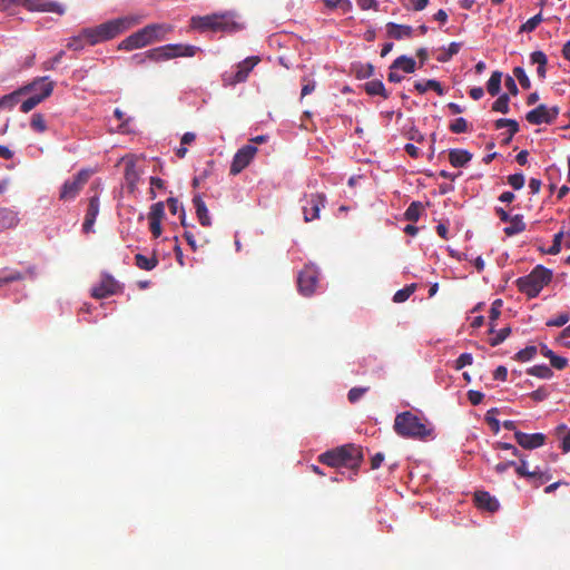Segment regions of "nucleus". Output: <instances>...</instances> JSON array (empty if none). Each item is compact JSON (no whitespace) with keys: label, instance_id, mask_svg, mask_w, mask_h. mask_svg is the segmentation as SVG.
I'll return each mask as SVG.
<instances>
[{"label":"nucleus","instance_id":"nucleus-1","mask_svg":"<svg viewBox=\"0 0 570 570\" xmlns=\"http://www.w3.org/2000/svg\"><path fill=\"white\" fill-rule=\"evenodd\" d=\"M141 20L142 17L138 14L111 19L95 27L83 28V37L89 40V46H96L116 38L129 28L139 24Z\"/></svg>","mask_w":570,"mask_h":570},{"label":"nucleus","instance_id":"nucleus-2","mask_svg":"<svg viewBox=\"0 0 570 570\" xmlns=\"http://www.w3.org/2000/svg\"><path fill=\"white\" fill-rule=\"evenodd\" d=\"M393 429L397 435L406 439L426 441L435 438L434 426L410 411L399 413L395 416Z\"/></svg>","mask_w":570,"mask_h":570},{"label":"nucleus","instance_id":"nucleus-3","mask_svg":"<svg viewBox=\"0 0 570 570\" xmlns=\"http://www.w3.org/2000/svg\"><path fill=\"white\" fill-rule=\"evenodd\" d=\"M363 461V453L355 444H345L326 451L318 456V462L331 468H346L356 473Z\"/></svg>","mask_w":570,"mask_h":570},{"label":"nucleus","instance_id":"nucleus-4","mask_svg":"<svg viewBox=\"0 0 570 570\" xmlns=\"http://www.w3.org/2000/svg\"><path fill=\"white\" fill-rule=\"evenodd\" d=\"M551 281L552 271L542 265H537L530 274L519 277L515 285L528 298H534Z\"/></svg>","mask_w":570,"mask_h":570},{"label":"nucleus","instance_id":"nucleus-5","mask_svg":"<svg viewBox=\"0 0 570 570\" xmlns=\"http://www.w3.org/2000/svg\"><path fill=\"white\" fill-rule=\"evenodd\" d=\"M27 86H32L30 91H36L38 88L41 90L40 94H33L28 99H26L21 106L20 110L22 112H29L35 107H37L41 101H43L46 98L51 96L55 87L53 81H49L48 77H39L36 78L32 82L28 83Z\"/></svg>","mask_w":570,"mask_h":570},{"label":"nucleus","instance_id":"nucleus-6","mask_svg":"<svg viewBox=\"0 0 570 570\" xmlns=\"http://www.w3.org/2000/svg\"><path fill=\"white\" fill-rule=\"evenodd\" d=\"M301 203L304 222L309 223L320 218V212L326 204V196L322 193L304 195Z\"/></svg>","mask_w":570,"mask_h":570},{"label":"nucleus","instance_id":"nucleus-7","mask_svg":"<svg viewBox=\"0 0 570 570\" xmlns=\"http://www.w3.org/2000/svg\"><path fill=\"white\" fill-rule=\"evenodd\" d=\"M89 170L82 169L72 178L66 180L61 187L59 198L61 200L75 199L89 179Z\"/></svg>","mask_w":570,"mask_h":570},{"label":"nucleus","instance_id":"nucleus-8","mask_svg":"<svg viewBox=\"0 0 570 570\" xmlns=\"http://www.w3.org/2000/svg\"><path fill=\"white\" fill-rule=\"evenodd\" d=\"M559 112L560 109L558 106L548 107L541 104L534 109L528 111L525 119L531 125L552 124L557 119Z\"/></svg>","mask_w":570,"mask_h":570},{"label":"nucleus","instance_id":"nucleus-9","mask_svg":"<svg viewBox=\"0 0 570 570\" xmlns=\"http://www.w3.org/2000/svg\"><path fill=\"white\" fill-rule=\"evenodd\" d=\"M317 279L318 272L316 267L313 265H306L298 274V291L305 296L312 295L315 291Z\"/></svg>","mask_w":570,"mask_h":570},{"label":"nucleus","instance_id":"nucleus-10","mask_svg":"<svg viewBox=\"0 0 570 570\" xmlns=\"http://www.w3.org/2000/svg\"><path fill=\"white\" fill-rule=\"evenodd\" d=\"M261 61L259 57L253 56L244 59L242 62L237 65V71L232 75H225L224 81L227 85L234 86L239 82H244L249 72L254 69V67Z\"/></svg>","mask_w":570,"mask_h":570},{"label":"nucleus","instance_id":"nucleus-11","mask_svg":"<svg viewBox=\"0 0 570 570\" xmlns=\"http://www.w3.org/2000/svg\"><path fill=\"white\" fill-rule=\"evenodd\" d=\"M150 40V29H146L144 27L142 29L131 33L127 38H125L119 45V50H126L131 51L135 49L144 48L148 45H151Z\"/></svg>","mask_w":570,"mask_h":570},{"label":"nucleus","instance_id":"nucleus-12","mask_svg":"<svg viewBox=\"0 0 570 570\" xmlns=\"http://www.w3.org/2000/svg\"><path fill=\"white\" fill-rule=\"evenodd\" d=\"M257 151V148L253 145H246L238 149V151L235 154L232 165H230V174L237 175L239 174L245 167H247L250 163V160L254 158L255 154Z\"/></svg>","mask_w":570,"mask_h":570},{"label":"nucleus","instance_id":"nucleus-13","mask_svg":"<svg viewBox=\"0 0 570 570\" xmlns=\"http://www.w3.org/2000/svg\"><path fill=\"white\" fill-rule=\"evenodd\" d=\"M119 289L118 282L110 275H104L100 283L92 287L91 296L95 298H106L115 295Z\"/></svg>","mask_w":570,"mask_h":570},{"label":"nucleus","instance_id":"nucleus-14","mask_svg":"<svg viewBox=\"0 0 570 570\" xmlns=\"http://www.w3.org/2000/svg\"><path fill=\"white\" fill-rule=\"evenodd\" d=\"M240 29V24L234 20V16L229 12L214 13V22L212 31L234 32Z\"/></svg>","mask_w":570,"mask_h":570},{"label":"nucleus","instance_id":"nucleus-15","mask_svg":"<svg viewBox=\"0 0 570 570\" xmlns=\"http://www.w3.org/2000/svg\"><path fill=\"white\" fill-rule=\"evenodd\" d=\"M514 439L518 442V444L525 450H533L540 448L546 442V435L543 433L528 434L521 431H515Z\"/></svg>","mask_w":570,"mask_h":570},{"label":"nucleus","instance_id":"nucleus-16","mask_svg":"<svg viewBox=\"0 0 570 570\" xmlns=\"http://www.w3.org/2000/svg\"><path fill=\"white\" fill-rule=\"evenodd\" d=\"M474 502L479 509L488 512H495L500 508L499 501L487 491H476L474 493Z\"/></svg>","mask_w":570,"mask_h":570},{"label":"nucleus","instance_id":"nucleus-17","mask_svg":"<svg viewBox=\"0 0 570 570\" xmlns=\"http://www.w3.org/2000/svg\"><path fill=\"white\" fill-rule=\"evenodd\" d=\"M153 62H164L178 57V45H166L150 49Z\"/></svg>","mask_w":570,"mask_h":570},{"label":"nucleus","instance_id":"nucleus-18","mask_svg":"<svg viewBox=\"0 0 570 570\" xmlns=\"http://www.w3.org/2000/svg\"><path fill=\"white\" fill-rule=\"evenodd\" d=\"M518 458L520 460V463L517 465L515 472L519 476L527 478L529 480H538L539 482L535 483V487H539L549 479L544 473L540 471H529L528 463L521 453Z\"/></svg>","mask_w":570,"mask_h":570},{"label":"nucleus","instance_id":"nucleus-19","mask_svg":"<svg viewBox=\"0 0 570 570\" xmlns=\"http://www.w3.org/2000/svg\"><path fill=\"white\" fill-rule=\"evenodd\" d=\"M125 161V179L128 185L130 191H132L136 187V184L139 179V173L136 169V159L134 156H128L124 158Z\"/></svg>","mask_w":570,"mask_h":570},{"label":"nucleus","instance_id":"nucleus-20","mask_svg":"<svg viewBox=\"0 0 570 570\" xmlns=\"http://www.w3.org/2000/svg\"><path fill=\"white\" fill-rule=\"evenodd\" d=\"M31 88L32 86H23L9 95H4L3 97H1L0 110L13 108L19 102L20 96L29 94V90Z\"/></svg>","mask_w":570,"mask_h":570},{"label":"nucleus","instance_id":"nucleus-21","mask_svg":"<svg viewBox=\"0 0 570 570\" xmlns=\"http://www.w3.org/2000/svg\"><path fill=\"white\" fill-rule=\"evenodd\" d=\"M386 32L390 38L395 40H401L404 38H411L413 35V28L406 24H397L394 22H389L386 24Z\"/></svg>","mask_w":570,"mask_h":570},{"label":"nucleus","instance_id":"nucleus-22","mask_svg":"<svg viewBox=\"0 0 570 570\" xmlns=\"http://www.w3.org/2000/svg\"><path fill=\"white\" fill-rule=\"evenodd\" d=\"M146 29H150V40L151 42L156 41H163L166 39V36L169 32L174 31V27L171 24H160V23H153L146 26Z\"/></svg>","mask_w":570,"mask_h":570},{"label":"nucleus","instance_id":"nucleus-23","mask_svg":"<svg viewBox=\"0 0 570 570\" xmlns=\"http://www.w3.org/2000/svg\"><path fill=\"white\" fill-rule=\"evenodd\" d=\"M472 159V154L464 149H452L449 153V160L453 167H463Z\"/></svg>","mask_w":570,"mask_h":570},{"label":"nucleus","instance_id":"nucleus-24","mask_svg":"<svg viewBox=\"0 0 570 570\" xmlns=\"http://www.w3.org/2000/svg\"><path fill=\"white\" fill-rule=\"evenodd\" d=\"M18 223L19 218L16 212L9 208H0V230L13 228Z\"/></svg>","mask_w":570,"mask_h":570},{"label":"nucleus","instance_id":"nucleus-25","mask_svg":"<svg viewBox=\"0 0 570 570\" xmlns=\"http://www.w3.org/2000/svg\"><path fill=\"white\" fill-rule=\"evenodd\" d=\"M416 62L413 58L407 56H400L396 58L391 65L390 69L392 70H403L406 73H412L415 71Z\"/></svg>","mask_w":570,"mask_h":570},{"label":"nucleus","instance_id":"nucleus-26","mask_svg":"<svg viewBox=\"0 0 570 570\" xmlns=\"http://www.w3.org/2000/svg\"><path fill=\"white\" fill-rule=\"evenodd\" d=\"M365 92L370 96H381L384 99L390 97V94L385 89L381 80H371L363 85Z\"/></svg>","mask_w":570,"mask_h":570},{"label":"nucleus","instance_id":"nucleus-27","mask_svg":"<svg viewBox=\"0 0 570 570\" xmlns=\"http://www.w3.org/2000/svg\"><path fill=\"white\" fill-rule=\"evenodd\" d=\"M530 60L532 63L538 65V68H537L538 77L540 79H544L546 73H547V63H548V58H547L546 53L542 51H533L530 55Z\"/></svg>","mask_w":570,"mask_h":570},{"label":"nucleus","instance_id":"nucleus-28","mask_svg":"<svg viewBox=\"0 0 570 570\" xmlns=\"http://www.w3.org/2000/svg\"><path fill=\"white\" fill-rule=\"evenodd\" d=\"M214 14L203 17H193L190 20V28L199 31L213 30Z\"/></svg>","mask_w":570,"mask_h":570},{"label":"nucleus","instance_id":"nucleus-29","mask_svg":"<svg viewBox=\"0 0 570 570\" xmlns=\"http://www.w3.org/2000/svg\"><path fill=\"white\" fill-rule=\"evenodd\" d=\"M193 203L196 208L197 217L203 226H209L210 225V218L208 215L207 207L204 203V200L199 196H195L193 199Z\"/></svg>","mask_w":570,"mask_h":570},{"label":"nucleus","instance_id":"nucleus-30","mask_svg":"<svg viewBox=\"0 0 570 570\" xmlns=\"http://www.w3.org/2000/svg\"><path fill=\"white\" fill-rule=\"evenodd\" d=\"M509 223L510 225L503 229L507 236H513L525 230V224L521 215H514Z\"/></svg>","mask_w":570,"mask_h":570},{"label":"nucleus","instance_id":"nucleus-31","mask_svg":"<svg viewBox=\"0 0 570 570\" xmlns=\"http://www.w3.org/2000/svg\"><path fill=\"white\" fill-rule=\"evenodd\" d=\"M414 88L415 90L419 92V94H424L426 92L428 89H432L434 90L439 96H443L444 95V90L441 86V83L438 81V80H434V79H429L426 82H420V81H416L414 83Z\"/></svg>","mask_w":570,"mask_h":570},{"label":"nucleus","instance_id":"nucleus-32","mask_svg":"<svg viewBox=\"0 0 570 570\" xmlns=\"http://www.w3.org/2000/svg\"><path fill=\"white\" fill-rule=\"evenodd\" d=\"M86 46H89V40L83 37V28L79 31L78 35L70 37L67 42V48L73 51H80Z\"/></svg>","mask_w":570,"mask_h":570},{"label":"nucleus","instance_id":"nucleus-33","mask_svg":"<svg viewBox=\"0 0 570 570\" xmlns=\"http://www.w3.org/2000/svg\"><path fill=\"white\" fill-rule=\"evenodd\" d=\"M502 72L495 70L487 82V90L491 96L499 95L501 90Z\"/></svg>","mask_w":570,"mask_h":570},{"label":"nucleus","instance_id":"nucleus-34","mask_svg":"<svg viewBox=\"0 0 570 570\" xmlns=\"http://www.w3.org/2000/svg\"><path fill=\"white\" fill-rule=\"evenodd\" d=\"M503 305V302L502 299L500 298H497L495 301H493V303L491 304V308H490V315H489V318H490V328H489V333L490 334H493L495 333L494 331V327H495V324L494 322L500 317L501 315V307Z\"/></svg>","mask_w":570,"mask_h":570},{"label":"nucleus","instance_id":"nucleus-35","mask_svg":"<svg viewBox=\"0 0 570 570\" xmlns=\"http://www.w3.org/2000/svg\"><path fill=\"white\" fill-rule=\"evenodd\" d=\"M324 6L328 10H341L342 13H347L352 9V2L350 0H322Z\"/></svg>","mask_w":570,"mask_h":570},{"label":"nucleus","instance_id":"nucleus-36","mask_svg":"<svg viewBox=\"0 0 570 570\" xmlns=\"http://www.w3.org/2000/svg\"><path fill=\"white\" fill-rule=\"evenodd\" d=\"M136 265L144 271H151L156 267L158 261L155 256L147 257L142 254H137L135 256Z\"/></svg>","mask_w":570,"mask_h":570},{"label":"nucleus","instance_id":"nucleus-37","mask_svg":"<svg viewBox=\"0 0 570 570\" xmlns=\"http://www.w3.org/2000/svg\"><path fill=\"white\" fill-rule=\"evenodd\" d=\"M527 373L529 375L546 380L551 379L553 376L552 370L546 364L529 367L527 370Z\"/></svg>","mask_w":570,"mask_h":570},{"label":"nucleus","instance_id":"nucleus-38","mask_svg":"<svg viewBox=\"0 0 570 570\" xmlns=\"http://www.w3.org/2000/svg\"><path fill=\"white\" fill-rule=\"evenodd\" d=\"M422 204L420 202H413L406 208L404 216L409 222H417L421 215Z\"/></svg>","mask_w":570,"mask_h":570},{"label":"nucleus","instance_id":"nucleus-39","mask_svg":"<svg viewBox=\"0 0 570 570\" xmlns=\"http://www.w3.org/2000/svg\"><path fill=\"white\" fill-rule=\"evenodd\" d=\"M509 101H510V98H509L508 94L500 95L498 97V99L493 102L492 110L502 112V114H508L510 110Z\"/></svg>","mask_w":570,"mask_h":570},{"label":"nucleus","instance_id":"nucleus-40","mask_svg":"<svg viewBox=\"0 0 570 570\" xmlns=\"http://www.w3.org/2000/svg\"><path fill=\"white\" fill-rule=\"evenodd\" d=\"M416 285L410 284L406 285L404 288L399 289L394 296L393 302L395 303H403L409 299V297L415 292Z\"/></svg>","mask_w":570,"mask_h":570},{"label":"nucleus","instance_id":"nucleus-41","mask_svg":"<svg viewBox=\"0 0 570 570\" xmlns=\"http://www.w3.org/2000/svg\"><path fill=\"white\" fill-rule=\"evenodd\" d=\"M461 49L460 42H451L448 47V49L438 56V61L440 62H446L449 61L454 55H456Z\"/></svg>","mask_w":570,"mask_h":570},{"label":"nucleus","instance_id":"nucleus-42","mask_svg":"<svg viewBox=\"0 0 570 570\" xmlns=\"http://www.w3.org/2000/svg\"><path fill=\"white\" fill-rule=\"evenodd\" d=\"M30 127L37 132H45L47 130V124L43 115L39 112L33 114L31 117Z\"/></svg>","mask_w":570,"mask_h":570},{"label":"nucleus","instance_id":"nucleus-43","mask_svg":"<svg viewBox=\"0 0 570 570\" xmlns=\"http://www.w3.org/2000/svg\"><path fill=\"white\" fill-rule=\"evenodd\" d=\"M542 14L538 13L533 16L532 18L528 19L520 27V32H532L537 29V27L542 22Z\"/></svg>","mask_w":570,"mask_h":570},{"label":"nucleus","instance_id":"nucleus-44","mask_svg":"<svg viewBox=\"0 0 570 570\" xmlns=\"http://www.w3.org/2000/svg\"><path fill=\"white\" fill-rule=\"evenodd\" d=\"M537 347L535 346H527L523 350H520L514 358L519 362H528L530 360H532L535 355H537Z\"/></svg>","mask_w":570,"mask_h":570},{"label":"nucleus","instance_id":"nucleus-45","mask_svg":"<svg viewBox=\"0 0 570 570\" xmlns=\"http://www.w3.org/2000/svg\"><path fill=\"white\" fill-rule=\"evenodd\" d=\"M99 205H100V203H99L98 196H92L91 198H89L86 217L92 218L96 220V218L99 214Z\"/></svg>","mask_w":570,"mask_h":570},{"label":"nucleus","instance_id":"nucleus-46","mask_svg":"<svg viewBox=\"0 0 570 570\" xmlns=\"http://www.w3.org/2000/svg\"><path fill=\"white\" fill-rule=\"evenodd\" d=\"M513 75L519 80L523 89H530L531 81L522 67H515L513 69Z\"/></svg>","mask_w":570,"mask_h":570},{"label":"nucleus","instance_id":"nucleus-47","mask_svg":"<svg viewBox=\"0 0 570 570\" xmlns=\"http://www.w3.org/2000/svg\"><path fill=\"white\" fill-rule=\"evenodd\" d=\"M468 121L460 117V118H456L455 120H453L450 126H449V129L453 132V134H462V132H465L468 131Z\"/></svg>","mask_w":570,"mask_h":570},{"label":"nucleus","instance_id":"nucleus-48","mask_svg":"<svg viewBox=\"0 0 570 570\" xmlns=\"http://www.w3.org/2000/svg\"><path fill=\"white\" fill-rule=\"evenodd\" d=\"M510 334L511 327H503L500 331H498L493 337L490 338L489 343L491 346H497L501 344Z\"/></svg>","mask_w":570,"mask_h":570},{"label":"nucleus","instance_id":"nucleus-49","mask_svg":"<svg viewBox=\"0 0 570 570\" xmlns=\"http://www.w3.org/2000/svg\"><path fill=\"white\" fill-rule=\"evenodd\" d=\"M564 232L560 230L553 236L552 245L548 248L547 254L549 255H557L561 250V243L563 238Z\"/></svg>","mask_w":570,"mask_h":570},{"label":"nucleus","instance_id":"nucleus-50","mask_svg":"<svg viewBox=\"0 0 570 570\" xmlns=\"http://www.w3.org/2000/svg\"><path fill=\"white\" fill-rule=\"evenodd\" d=\"M570 320L568 313H560L554 318H550L547 321L546 325L549 327H561L566 325Z\"/></svg>","mask_w":570,"mask_h":570},{"label":"nucleus","instance_id":"nucleus-51","mask_svg":"<svg viewBox=\"0 0 570 570\" xmlns=\"http://www.w3.org/2000/svg\"><path fill=\"white\" fill-rule=\"evenodd\" d=\"M165 215V206L164 203L159 202L150 207L149 220H161Z\"/></svg>","mask_w":570,"mask_h":570},{"label":"nucleus","instance_id":"nucleus-52","mask_svg":"<svg viewBox=\"0 0 570 570\" xmlns=\"http://www.w3.org/2000/svg\"><path fill=\"white\" fill-rule=\"evenodd\" d=\"M370 390L368 386L363 387H352L347 393V400L351 403H356L367 391Z\"/></svg>","mask_w":570,"mask_h":570},{"label":"nucleus","instance_id":"nucleus-53","mask_svg":"<svg viewBox=\"0 0 570 570\" xmlns=\"http://www.w3.org/2000/svg\"><path fill=\"white\" fill-rule=\"evenodd\" d=\"M508 184L515 190L521 189L524 186V176L522 173H517L508 176Z\"/></svg>","mask_w":570,"mask_h":570},{"label":"nucleus","instance_id":"nucleus-54","mask_svg":"<svg viewBox=\"0 0 570 570\" xmlns=\"http://www.w3.org/2000/svg\"><path fill=\"white\" fill-rule=\"evenodd\" d=\"M130 62L135 66H140V65H144L146 63L147 61H151V53H150V50H147L145 52H141V53H136V55H132L130 58H129Z\"/></svg>","mask_w":570,"mask_h":570},{"label":"nucleus","instance_id":"nucleus-55","mask_svg":"<svg viewBox=\"0 0 570 570\" xmlns=\"http://www.w3.org/2000/svg\"><path fill=\"white\" fill-rule=\"evenodd\" d=\"M498 410L497 409H491L487 412V415H485V421L488 422L489 426L491 428V430L497 434L499 433L500 431V422L498 419H495L494 416H492V414L497 413Z\"/></svg>","mask_w":570,"mask_h":570},{"label":"nucleus","instance_id":"nucleus-56","mask_svg":"<svg viewBox=\"0 0 570 570\" xmlns=\"http://www.w3.org/2000/svg\"><path fill=\"white\" fill-rule=\"evenodd\" d=\"M63 56H65V51L60 50L53 58L45 61L42 63V68L45 70H52V69H55L56 65H58L61 61Z\"/></svg>","mask_w":570,"mask_h":570},{"label":"nucleus","instance_id":"nucleus-57","mask_svg":"<svg viewBox=\"0 0 570 570\" xmlns=\"http://www.w3.org/2000/svg\"><path fill=\"white\" fill-rule=\"evenodd\" d=\"M473 362V357L470 353H463L461 354L456 361H455V368L461 370L465 367L466 365H471Z\"/></svg>","mask_w":570,"mask_h":570},{"label":"nucleus","instance_id":"nucleus-58","mask_svg":"<svg viewBox=\"0 0 570 570\" xmlns=\"http://www.w3.org/2000/svg\"><path fill=\"white\" fill-rule=\"evenodd\" d=\"M202 49L193 45H180V57H194Z\"/></svg>","mask_w":570,"mask_h":570},{"label":"nucleus","instance_id":"nucleus-59","mask_svg":"<svg viewBox=\"0 0 570 570\" xmlns=\"http://www.w3.org/2000/svg\"><path fill=\"white\" fill-rule=\"evenodd\" d=\"M550 363L552 367L557 370H563L568 365V360L554 354L550 360Z\"/></svg>","mask_w":570,"mask_h":570},{"label":"nucleus","instance_id":"nucleus-60","mask_svg":"<svg viewBox=\"0 0 570 570\" xmlns=\"http://www.w3.org/2000/svg\"><path fill=\"white\" fill-rule=\"evenodd\" d=\"M549 393L544 387H540L530 394V397L535 402H541L548 397Z\"/></svg>","mask_w":570,"mask_h":570},{"label":"nucleus","instance_id":"nucleus-61","mask_svg":"<svg viewBox=\"0 0 570 570\" xmlns=\"http://www.w3.org/2000/svg\"><path fill=\"white\" fill-rule=\"evenodd\" d=\"M504 85L509 91L510 95L517 96L519 94L518 86L514 81V79L511 76H507Z\"/></svg>","mask_w":570,"mask_h":570},{"label":"nucleus","instance_id":"nucleus-62","mask_svg":"<svg viewBox=\"0 0 570 570\" xmlns=\"http://www.w3.org/2000/svg\"><path fill=\"white\" fill-rule=\"evenodd\" d=\"M483 397H484L483 393H481L479 391L471 390L468 392V399L473 405L480 404L482 402Z\"/></svg>","mask_w":570,"mask_h":570},{"label":"nucleus","instance_id":"nucleus-63","mask_svg":"<svg viewBox=\"0 0 570 570\" xmlns=\"http://www.w3.org/2000/svg\"><path fill=\"white\" fill-rule=\"evenodd\" d=\"M374 67L371 63H366L365 66H362V68L357 71V78H368L373 75Z\"/></svg>","mask_w":570,"mask_h":570},{"label":"nucleus","instance_id":"nucleus-64","mask_svg":"<svg viewBox=\"0 0 570 570\" xmlns=\"http://www.w3.org/2000/svg\"><path fill=\"white\" fill-rule=\"evenodd\" d=\"M508 376V370L505 366L500 365L493 372V379L499 381H505Z\"/></svg>","mask_w":570,"mask_h":570}]
</instances>
